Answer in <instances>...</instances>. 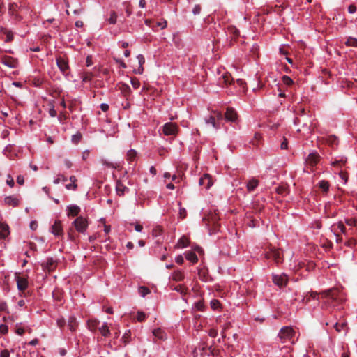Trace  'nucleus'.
I'll list each match as a JSON object with an SVG mask.
<instances>
[{
    "mask_svg": "<svg viewBox=\"0 0 357 357\" xmlns=\"http://www.w3.org/2000/svg\"><path fill=\"white\" fill-rule=\"evenodd\" d=\"M327 299V302H333L337 299L339 291L337 289H328L322 293Z\"/></svg>",
    "mask_w": 357,
    "mask_h": 357,
    "instance_id": "8",
    "label": "nucleus"
},
{
    "mask_svg": "<svg viewBox=\"0 0 357 357\" xmlns=\"http://www.w3.org/2000/svg\"><path fill=\"white\" fill-rule=\"evenodd\" d=\"M0 357H10V353L7 349H4L1 352Z\"/></svg>",
    "mask_w": 357,
    "mask_h": 357,
    "instance_id": "59",
    "label": "nucleus"
},
{
    "mask_svg": "<svg viewBox=\"0 0 357 357\" xmlns=\"http://www.w3.org/2000/svg\"><path fill=\"white\" fill-rule=\"evenodd\" d=\"M153 335L159 340H165L167 338V335L164 331L161 328H156L153 331Z\"/></svg>",
    "mask_w": 357,
    "mask_h": 357,
    "instance_id": "24",
    "label": "nucleus"
},
{
    "mask_svg": "<svg viewBox=\"0 0 357 357\" xmlns=\"http://www.w3.org/2000/svg\"><path fill=\"white\" fill-rule=\"evenodd\" d=\"M208 335L212 337H215L218 335V331L217 330L212 328L209 331Z\"/></svg>",
    "mask_w": 357,
    "mask_h": 357,
    "instance_id": "58",
    "label": "nucleus"
},
{
    "mask_svg": "<svg viewBox=\"0 0 357 357\" xmlns=\"http://www.w3.org/2000/svg\"><path fill=\"white\" fill-rule=\"evenodd\" d=\"M4 202L8 206L15 207L18 206L20 200L15 196H8L4 199Z\"/></svg>",
    "mask_w": 357,
    "mask_h": 357,
    "instance_id": "16",
    "label": "nucleus"
},
{
    "mask_svg": "<svg viewBox=\"0 0 357 357\" xmlns=\"http://www.w3.org/2000/svg\"><path fill=\"white\" fill-rule=\"evenodd\" d=\"M70 183L66 185V188L67 190H75L77 188V185L76 183L77 178L75 176H71L69 178Z\"/></svg>",
    "mask_w": 357,
    "mask_h": 357,
    "instance_id": "22",
    "label": "nucleus"
},
{
    "mask_svg": "<svg viewBox=\"0 0 357 357\" xmlns=\"http://www.w3.org/2000/svg\"><path fill=\"white\" fill-rule=\"evenodd\" d=\"M16 333L18 335H22L24 333V329L22 327H17L16 329Z\"/></svg>",
    "mask_w": 357,
    "mask_h": 357,
    "instance_id": "63",
    "label": "nucleus"
},
{
    "mask_svg": "<svg viewBox=\"0 0 357 357\" xmlns=\"http://www.w3.org/2000/svg\"><path fill=\"white\" fill-rule=\"evenodd\" d=\"M175 290L180 292L182 294H185L187 291V289L182 285H178L176 287H175Z\"/></svg>",
    "mask_w": 357,
    "mask_h": 357,
    "instance_id": "49",
    "label": "nucleus"
},
{
    "mask_svg": "<svg viewBox=\"0 0 357 357\" xmlns=\"http://www.w3.org/2000/svg\"><path fill=\"white\" fill-rule=\"evenodd\" d=\"M222 79L225 84H230L233 82V79L229 73H225L222 76Z\"/></svg>",
    "mask_w": 357,
    "mask_h": 357,
    "instance_id": "32",
    "label": "nucleus"
},
{
    "mask_svg": "<svg viewBox=\"0 0 357 357\" xmlns=\"http://www.w3.org/2000/svg\"><path fill=\"white\" fill-rule=\"evenodd\" d=\"M273 281L276 285L279 287H283L287 284L288 278L287 275L284 273L280 275H273Z\"/></svg>",
    "mask_w": 357,
    "mask_h": 357,
    "instance_id": "7",
    "label": "nucleus"
},
{
    "mask_svg": "<svg viewBox=\"0 0 357 357\" xmlns=\"http://www.w3.org/2000/svg\"><path fill=\"white\" fill-rule=\"evenodd\" d=\"M82 138V135L79 133H77L72 136V142L75 144L78 143Z\"/></svg>",
    "mask_w": 357,
    "mask_h": 357,
    "instance_id": "44",
    "label": "nucleus"
},
{
    "mask_svg": "<svg viewBox=\"0 0 357 357\" xmlns=\"http://www.w3.org/2000/svg\"><path fill=\"white\" fill-rule=\"evenodd\" d=\"M8 326L5 324L0 325V333L1 334H6L8 333Z\"/></svg>",
    "mask_w": 357,
    "mask_h": 357,
    "instance_id": "53",
    "label": "nucleus"
},
{
    "mask_svg": "<svg viewBox=\"0 0 357 357\" xmlns=\"http://www.w3.org/2000/svg\"><path fill=\"white\" fill-rule=\"evenodd\" d=\"M283 83L287 86H290L293 84V80L287 75H284L282 78Z\"/></svg>",
    "mask_w": 357,
    "mask_h": 357,
    "instance_id": "41",
    "label": "nucleus"
},
{
    "mask_svg": "<svg viewBox=\"0 0 357 357\" xmlns=\"http://www.w3.org/2000/svg\"><path fill=\"white\" fill-rule=\"evenodd\" d=\"M130 83L132 87L135 89H138L140 86V82L137 78H132L130 80Z\"/></svg>",
    "mask_w": 357,
    "mask_h": 357,
    "instance_id": "42",
    "label": "nucleus"
},
{
    "mask_svg": "<svg viewBox=\"0 0 357 357\" xmlns=\"http://www.w3.org/2000/svg\"><path fill=\"white\" fill-rule=\"evenodd\" d=\"M138 292L142 297H144L150 294V290L146 287H140L139 288Z\"/></svg>",
    "mask_w": 357,
    "mask_h": 357,
    "instance_id": "34",
    "label": "nucleus"
},
{
    "mask_svg": "<svg viewBox=\"0 0 357 357\" xmlns=\"http://www.w3.org/2000/svg\"><path fill=\"white\" fill-rule=\"evenodd\" d=\"M265 257L273 259L276 264L282 261L281 251L275 248H270L269 250L266 252Z\"/></svg>",
    "mask_w": 357,
    "mask_h": 357,
    "instance_id": "5",
    "label": "nucleus"
},
{
    "mask_svg": "<svg viewBox=\"0 0 357 357\" xmlns=\"http://www.w3.org/2000/svg\"><path fill=\"white\" fill-rule=\"evenodd\" d=\"M237 113L236 111L232 108H227L225 118L228 121L234 122L237 120Z\"/></svg>",
    "mask_w": 357,
    "mask_h": 357,
    "instance_id": "14",
    "label": "nucleus"
},
{
    "mask_svg": "<svg viewBox=\"0 0 357 357\" xmlns=\"http://www.w3.org/2000/svg\"><path fill=\"white\" fill-rule=\"evenodd\" d=\"M116 191L118 195L122 196L124 195L126 192L129 191V189L124 185L121 182L118 181L116 185Z\"/></svg>",
    "mask_w": 357,
    "mask_h": 357,
    "instance_id": "18",
    "label": "nucleus"
},
{
    "mask_svg": "<svg viewBox=\"0 0 357 357\" xmlns=\"http://www.w3.org/2000/svg\"><path fill=\"white\" fill-rule=\"evenodd\" d=\"M49 114L50 115L51 117H55L57 114V112L54 109V107H52L51 109H50L49 110Z\"/></svg>",
    "mask_w": 357,
    "mask_h": 357,
    "instance_id": "60",
    "label": "nucleus"
},
{
    "mask_svg": "<svg viewBox=\"0 0 357 357\" xmlns=\"http://www.w3.org/2000/svg\"><path fill=\"white\" fill-rule=\"evenodd\" d=\"M199 183L200 185H204L206 189H208L211 186L213 185V182L211 176L205 174L202 177L200 178Z\"/></svg>",
    "mask_w": 357,
    "mask_h": 357,
    "instance_id": "11",
    "label": "nucleus"
},
{
    "mask_svg": "<svg viewBox=\"0 0 357 357\" xmlns=\"http://www.w3.org/2000/svg\"><path fill=\"white\" fill-rule=\"evenodd\" d=\"M17 289L20 291H24L28 287L27 279L24 277L17 275L15 277Z\"/></svg>",
    "mask_w": 357,
    "mask_h": 357,
    "instance_id": "12",
    "label": "nucleus"
},
{
    "mask_svg": "<svg viewBox=\"0 0 357 357\" xmlns=\"http://www.w3.org/2000/svg\"><path fill=\"white\" fill-rule=\"evenodd\" d=\"M78 324L74 316H70L68 319V326L71 331H75Z\"/></svg>",
    "mask_w": 357,
    "mask_h": 357,
    "instance_id": "20",
    "label": "nucleus"
},
{
    "mask_svg": "<svg viewBox=\"0 0 357 357\" xmlns=\"http://www.w3.org/2000/svg\"><path fill=\"white\" fill-rule=\"evenodd\" d=\"M6 183L10 187L13 188L15 185L14 180L11 175H7Z\"/></svg>",
    "mask_w": 357,
    "mask_h": 357,
    "instance_id": "45",
    "label": "nucleus"
},
{
    "mask_svg": "<svg viewBox=\"0 0 357 357\" xmlns=\"http://www.w3.org/2000/svg\"><path fill=\"white\" fill-rule=\"evenodd\" d=\"M56 324L60 328H63L66 324V321L63 317H61L56 320Z\"/></svg>",
    "mask_w": 357,
    "mask_h": 357,
    "instance_id": "48",
    "label": "nucleus"
},
{
    "mask_svg": "<svg viewBox=\"0 0 357 357\" xmlns=\"http://www.w3.org/2000/svg\"><path fill=\"white\" fill-rule=\"evenodd\" d=\"M99 331L100 332L102 336H109L110 335V330L107 323H103V324L99 328Z\"/></svg>",
    "mask_w": 357,
    "mask_h": 357,
    "instance_id": "26",
    "label": "nucleus"
},
{
    "mask_svg": "<svg viewBox=\"0 0 357 357\" xmlns=\"http://www.w3.org/2000/svg\"><path fill=\"white\" fill-rule=\"evenodd\" d=\"M332 229L336 232V230L337 229H339L342 233H345V231H346V228L344 225V224L341 222H339L338 223L335 224V225H333L332 226Z\"/></svg>",
    "mask_w": 357,
    "mask_h": 357,
    "instance_id": "30",
    "label": "nucleus"
},
{
    "mask_svg": "<svg viewBox=\"0 0 357 357\" xmlns=\"http://www.w3.org/2000/svg\"><path fill=\"white\" fill-rule=\"evenodd\" d=\"M318 187L323 191V192H328L329 189V183L328 181L325 180L320 181L318 184Z\"/></svg>",
    "mask_w": 357,
    "mask_h": 357,
    "instance_id": "28",
    "label": "nucleus"
},
{
    "mask_svg": "<svg viewBox=\"0 0 357 357\" xmlns=\"http://www.w3.org/2000/svg\"><path fill=\"white\" fill-rule=\"evenodd\" d=\"M189 244L188 238L183 236L177 242L176 245V248H186Z\"/></svg>",
    "mask_w": 357,
    "mask_h": 357,
    "instance_id": "21",
    "label": "nucleus"
},
{
    "mask_svg": "<svg viewBox=\"0 0 357 357\" xmlns=\"http://www.w3.org/2000/svg\"><path fill=\"white\" fill-rule=\"evenodd\" d=\"M356 10L357 8L355 5L351 4L348 7V11L349 13H354L356 11Z\"/></svg>",
    "mask_w": 357,
    "mask_h": 357,
    "instance_id": "57",
    "label": "nucleus"
},
{
    "mask_svg": "<svg viewBox=\"0 0 357 357\" xmlns=\"http://www.w3.org/2000/svg\"><path fill=\"white\" fill-rule=\"evenodd\" d=\"M81 211L79 206L75 204H70L66 207V214L68 217L77 216Z\"/></svg>",
    "mask_w": 357,
    "mask_h": 357,
    "instance_id": "10",
    "label": "nucleus"
},
{
    "mask_svg": "<svg viewBox=\"0 0 357 357\" xmlns=\"http://www.w3.org/2000/svg\"><path fill=\"white\" fill-rule=\"evenodd\" d=\"M146 318V315L142 312H138L137 314V319L139 321H143Z\"/></svg>",
    "mask_w": 357,
    "mask_h": 357,
    "instance_id": "50",
    "label": "nucleus"
},
{
    "mask_svg": "<svg viewBox=\"0 0 357 357\" xmlns=\"http://www.w3.org/2000/svg\"><path fill=\"white\" fill-rule=\"evenodd\" d=\"M100 107H101L102 110L104 111V112L107 111L108 109H109L108 105H107L105 103L101 104Z\"/></svg>",
    "mask_w": 357,
    "mask_h": 357,
    "instance_id": "64",
    "label": "nucleus"
},
{
    "mask_svg": "<svg viewBox=\"0 0 357 357\" xmlns=\"http://www.w3.org/2000/svg\"><path fill=\"white\" fill-rule=\"evenodd\" d=\"M259 181L256 178L250 179L247 183V190L249 192L253 191L258 185Z\"/></svg>",
    "mask_w": 357,
    "mask_h": 357,
    "instance_id": "25",
    "label": "nucleus"
},
{
    "mask_svg": "<svg viewBox=\"0 0 357 357\" xmlns=\"http://www.w3.org/2000/svg\"><path fill=\"white\" fill-rule=\"evenodd\" d=\"M346 223L349 226H357V220L355 218H349L346 220Z\"/></svg>",
    "mask_w": 357,
    "mask_h": 357,
    "instance_id": "46",
    "label": "nucleus"
},
{
    "mask_svg": "<svg viewBox=\"0 0 357 357\" xmlns=\"http://www.w3.org/2000/svg\"><path fill=\"white\" fill-rule=\"evenodd\" d=\"M172 279L176 282L182 281L184 279V274L180 270L175 271L172 275Z\"/></svg>",
    "mask_w": 357,
    "mask_h": 357,
    "instance_id": "23",
    "label": "nucleus"
},
{
    "mask_svg": "<svg viewBox=\"0 0 357 357\" xmlns=\"http://www.w3.org/2000/svg\"><path fill=\"white\" fill-rule=\"evenodd\" d=\"M211 307L213 310H217L220 307V301L217 299H213L210 303Z\"/></svg>",
    "mask_w": 357,
    "mask_h": 357,
    "instance_id": "40",
    "label": "nucleus"
},
{
    "mask_svg": "<svg viewBox=\"0 0 357 357\" xmlns=\"http://www.w3.org/2000/svg\"><path fill=\"white\" fill-rule=\"evenodd\" d=\"M139 63V68L134 70L135 74H142L144 72L143 65L145 63V59L142 54H139L137 56Z\"/></svg>",
    "mask_w": 357,
    "mask_h": 357,
    "instance_id": "17",
    "label": "nucleus"
},
{
    "mask_svg": "<svg viewBox=\"0 0 357 357\" xmlns=\"http://www.w3.org/2000/svg\"><path fill=\"white\" fill-rule=\"evenodd\" d=\"M223 116L219 111H213L208 117L205 118L206 125L212 126L215 129H220Z\"/></svg>",
    "mask_w": 357,
    "mask_h": 357,
    "instance_id": "1",
    "label": "nucleus"
},
{
    "mask_svg": "<svg viewBox=\"0 0 357 357\" xmlns=\"http://www.w3.org/2000/svg\"><path fill=\"white\" fill-rule=\"evenodd\" d=\"M294 334L295 332L291 327L284 326L280 329L278 333V337L280 339L282 343H284L291 340V338L294 336Z\"/></svg>",
    "mask_w": 357,
    "mask_h": 357,
    "instance_id": "3",
    "label": "nucleus"
},
{
    "mask_svg": "<svg viewBox=\"0 0 357 357\" xmlns=\"http://www.w3.org/2000/svg\"><path fill=\"white\" fill-rule=\"evenodd\" d=\"M1 62L3 65L11 68H15L17 66V61L10 56L3 57L1 59Z\"/></svg>",
    "mask_w": 357,
    "mask_h": 357,
    "instance_id": "13",
    "label": "nucleus"
},
{
    "mask_svg": "<svg viewBox=\"0 0 357 357\" xmlns=\"http://www.w3.org/2000/svg\"><path fill=\"white\" fill-rule=\"evenodd\" d=\"M67 180L66 177L63 176V174H58L54 180V184H59L60 182L66 181Z\"/></svg>",
    "mask_w": 357,
    "mask_h": 357,
    "instance_id": "36",
    "label": "nucleus"
},
{
    "mask_svg": "<svg viewBox=\"0 0 357 357\" xmlns=\"http://www.w3.org/2000/svg\"><path fill=\"white\" fill-rule=\"evenodd\" d=\"M136 157H137V152L135 150L130 149V150H129L128 151V153H127V160L130 162L135 161Z\"/></svg>",
    "mask_w": 357,
    "mask_h": 357,
    "instance_id": "31",
    "label": "nucleus"
},
{
    "mask_svg": "<svg viewBox=\"0 0 357 357\" xmlns=\"http://www.w3.org/2000/svg\"><path fill=\"white\" fill-rule=\"evenodd\" d=\"M345 326H346V324L345 323H342L341 324H339L338 323H335V324L334 326L335 330L337 331H338V332L342 331Z\"/></svg>",
    "mask_w": 357,
    "mask_h": 357,
    "instance_id": "47",
    "label": "nucleus"
},
{
    "mask_svg": "<svg viewBox=\"0 0 357 357\" xmlns=\"http://www.w3.org/2000/svg\"><path fill=\"white\" fill-rule=\"evenodd\" d=\"M347 162V159L344 158H341L340 159H335L333 162H332L331 165L335 167H342Z\"/></svg>",
    "mask_w": 357,
    "mask_h": 357,
    "instance_id": "29",
    "label": "nucleus"
},
{
    "mask_svg": "<svg viewBox=\"0 0 357 357\" xmlns=\"http://www.w3.org/2000/svg\"><path fill=\"white\" fill-rule=\"evenodd\" d=\"M201 12V6L199 5H195L192 9L194 15H199Z\"/></svg>",
    "mask_w": 357,
    "mask_h": 357,
    "instance_id": "54",
    "label": "nucleus"
},
{
    "mask_svg": "<svg viewBox=\"0 0 357 357\" xmlns=\"http://www.w3.org/2000/svg\"><path fill=\"white\" fill-rule=\"evenodd\" d=\"M0 311L1 312H6L8 313V306H7V304L5 302H1L0 303Z\"/></svg>",
    "mask_w": 357,
    "mask_h": 357,
    "instance_id": "52",
    "label": "nucleus"
},
{
    "mask_svg": "<svg viewBox=\"0 0 357 357\" xmlns=\"http://www.w3.org/2000/svg\"><path fill=\"white\" fill-rule=\"evenodd\" d=\"M101 162L102 163L103 165L108 167L116 168L118 167V165L116 164L108 162L105 160H101Z\"/></svg>",
    "mask_w": 357,
    "mask_h": 357,
    "instance_id": "43",
    "label": "nucleus"
},
{
    "mask_svg": "<svg viewBox=\"0 0 357 357\" xmlns=\"http://www.w3.org/2000/svg\"><path fill=\"white\" fill-rule=\"evenodd\" d=\"M319 155L317 152L311 153L308 155L305 160V162L307 165L313 167L316 165L319 161Z\"/></svg>",
    "mask_w": 357,
    "mask_h": 357,
    "instance_id": "9",
    "label": "nucleus"
},
{
    "mask_svg": "<svg viewBox=\"0 0 357 357\" xmlns=\"http://www.w3.org/2000/svg\"><path fill=\"white\" fill-rule=\"evenodd\" d=\"M236 84H237L239 87L242 88V89H243V93H245V92H246V91H247V88H246V86H245L246 83H245V82L243 79H238L236 80Z\"/></svg>",
    "mask_w": 357,
    "mask_h": 357,
    "instance_id": "35",
    "label": "nucleus"
},
{
    "mask_svg": "<svg viewBox=\"0 0 357 357\" xmlns=\"http://www.w3.org/2000/svg\"><path fill=\"white\" fill-rule=\"evenodd\" d=\"M56 63L59 68L63 73H65L68 69V62L62 57H59L56 59Z\"/></svg>",
    "mask_w": 357,
    "mask_h": 357,
    "instance_id": "15",
    "label": "nucleus"
},
{
    "mask_svg": "<svg viewBox=\"0 0 357 357\" xmlns=\"http://www.w3.org/2000/svg\"><path fill=\"white\" fill-rule=\"evenodd\" d=\"M185 258L192 264H195L198 261L197 256L192 251H188L185 252Z\"/></svg>",
    "mask_w": 357,
    "mask_h": 357,
    "instance_id": "27",
    "label": "nucleus"
},
{
    "mask_svg": "<svg viewBox=\"0 0 357 357\" xmlns=\"http://www.w3.org/2000/svg\"><path fill=\"white\" fill-rule=\"evenodd\" d=\"M346 44L348 46L356 47L357 46V39L355 38H349L346 42Z\"/></svg>",
    "mask_w": 357,
    "mask_h": 357,
    "instance_id": "37",
    "label": "nucleus"
},
{
    "mask_svg": "<svg viewBox=\"0 0 357 357\" xmlns=\"http://www.w3.org/2000/svg\"><path fill=\"white\" fill-rule=\"evenodd\" d=\"M178 204L180 206L179 207V212H178V218L180 219H184L186 217V215H187V211H186L185 208H183V207L181 206V202H178Z\"/></svg>",
    "mask_w": 357,
    "mask_h": 357,
    "instance_id": "33",
    "label": "nucleus"
},
{
    "mask_svg": "<svg viewBox=\"0 0 357 357\" xmlns=\"http://www.w3.org/2000/svg\"><path fill=\"white\" fill-rule=\"evenodd\" d=\"M175 261L177 264H182L184 260L183 256L181 255H179L176 256V257L175 258Z\"/></svg>",
    "mask_w": 357,
    "mask_h": 357,
    "instance_id": "56",
    "label": "nucleus"
},
{
    "mask_svg": "<svg viewBox=\"0 0 357 357\" xmlns=\"http://www.w3.org/2000/svg\"><path fill=\"white\" fill-rule=\"evenodd\" d=\"M142 229H143L142 225H139V224H136V225H135V231H137V232H141V231H142Z\"/></svg>",
    "mask_w": 357,
    "mask_h": 357,
    "instance_id": "62",
    "label": "nucleus"
},
{
    "mask_svg": "<svg viewBox=\"0 0 357 357\" xmlns=\"http://www.w3.org/2000/svg\"><path fill=\"white\" fill-rule=\"evenodd\" d=\"M339 175L341 177V178L344 181V183H346L348 178L347 174L344 171H340L339 172Z\"/></svg>",
    "mask_w": 357,
    "mask_h": 357,
    "instance_id": "51",
    "label": "nucleus"
},
{
    "mask_svg": "<svg viewBox=\"0 0 357 357\" xmlns=\"http://www.w3.org/2000/svg\"><path fill=\"white\" fill-rule=\"evenodd\" d=\"M117 15L115 12H112L110 13V16L108 19V21L110 24H114L116 22Z\"/></svg>",
    "mask_w": 357,
    "mask_h": 357,
    "instance_id": "39",
    "label": "nucleus"
},
{
    "mask_svg": "<svg viewBox=\"0 0 357 357\" xmlns=\"http://www.w3.org/2000/svg\"><path fill=\"white\" fill-rule=\"evenodd\" d=\"M17 183L22 185L24 183V176H22V175H19L17 177Z\"/></svg>",
    "mask_w": 357,
    "mask_h": 357,
    "instance_id": "55",
    "label": "nucleus"
},
{
    "mask_svg": "<svg viewBox=\"0 0 357 357\" xmlns=\"http://www.w3.org/2000/svg\"><path fill=\"white\" fill-rule=\"evenodd\" d=\"M54 266V261L52 259H47L45 265H44V268L47 269L49 271H51L53 269Z\"/></svg>",
    "mask_w": 357,
    "mask_h": 357,
    "instance_id": "38",
    "label": "nucleus"
},
{
    "mask_svg": "<svg viewBox=\"0 0 357 357\" xmlns=\"http://www.w3.org/2000/svg\"><path fill=\"white\" fill-rule=\"evenodd\" d=\"M73 225L77 231L84 234L89 226L88 219L83 216H79L73 221Z\"/></svg>",
    "mask_w": 357,
    "mask_h": 357,
    "instance_id": "2",
    "label": "nucleus"
},
{
    "mask_svg": "<svg viewBox=\"0 0 357 357\" xmlns=\"http://www.w3.org/2000/svg\"><path fill=\"white\" fill-rule=\"evenodd\" d=\"M8 234V226L6 224L0 223V238H5Z\"/></svg>",
    "mask_w": 357,
    "mask_h": 357,
    "instance_id": "19",
    "label": "nucleus"
},
{
    "mask_svg": "<svg viewBox=\"0 0 357 357\" xmlns=\"http://www.w3.org/2000/svg\"><path fill=\"white\" fill-rule=\"evenodd\" d=\"M50 231L56 236H61L63 234L62 224L60 220H56L50 227Z\"/></svg>",
    "mask_w": 357,
    "mask_h": 357,
    "instance_id": "6",
    "label": "nucleus"
},
{
    "mask_svg": "<svg viewBox=\"0 0 357 357\" xmlns=\"http://www.w3.org/2000/svg\"><path fill=\"white\" fill-rule=\"evenodd\" d=\"M178 131V126L176 123L168 122L162 126V133L165 136H176Z\"/></svg>",
    "mask_w": 357,
    "mask_h": 357,
    "instance_id": "4",
    "label": "nucleus"
},
{
    "mask_svg": "<svg viewBox=\"0 0 357 357\" xmlns=\"http://www.w3.org/2000/svg\"><path fill=\"white\" fill-rule=\"evenodd\" d=\"M37 227H38V224H37V222H36V221H32V222H31V223H30V227H31V229L32 230H35V229H36Z\"/></svg>",
    "mask_w": 357,
    "mask_h": 357,
    "instance_id": "61",
    "label": "nucleus"
}]
</instances>
